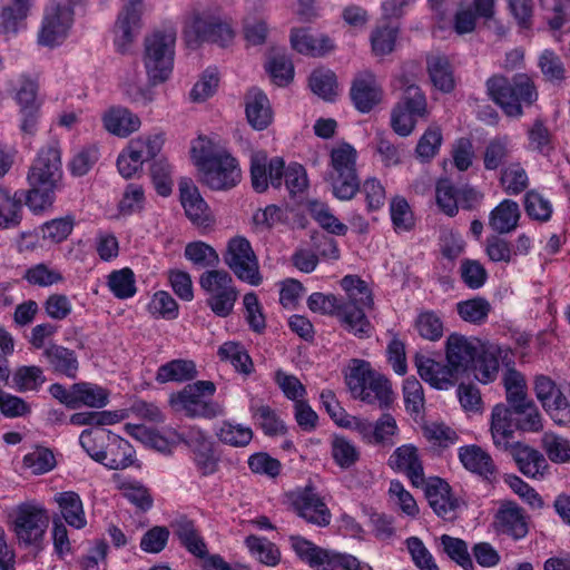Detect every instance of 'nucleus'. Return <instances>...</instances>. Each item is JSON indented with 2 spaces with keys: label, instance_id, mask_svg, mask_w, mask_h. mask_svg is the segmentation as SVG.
<instances>
[{
  "label": "nucleus",
  "instance_id": "6e6552de",
  "mask_svg": "<svg viewBox=\"0 0 570 570\" xmlns=\"http://www.w3.org/2000/svg\"><path fill=\"white\" fill-rule=\"evenodd\" d=\"M185 39L189 47L203 42L227 46L234 38L233 29L218 17L208 12L194 11L185 23Z\"/></svg>",
  "mask_w": 570,
  "mask_h": 570
},
{
  "label": "nucleus",
  "instance_id": "a211bd4d",
  "mask_svg": "<svg viewBox=\"0 0 570 570\" xmlns=\"http://www.w3.org/2000/svg\"><path fill=\"white\" fill-rule=\"evenodd\" d=\"M389 465L404 473L415 488L423 487L425 475L417 449L412 444H405L395 449L389 459Z\"/></svg>",
  "mask_w": 570,
  "mask_h": 570
},
{
  "label": "nucleus",
  "instance_id": "b1692460",
  "mask_svg": "<svg viewBox=\"0 0 570 570\" xmlns=\"http://www.w3.org/2000/svg\"><path fill=\"white\" fill-rule=\"evenodd\" d=\"M62 174L61 150L58 141L40 148L35 158L28 178H60Z\"/></svg>",
  "mask_w": 570,
  "mask_h": 570
},
{
  "label": "nucleus",
  "instance_id": "58836bf2",
  "mask_svg": "<svg viewBox=\"0 0 570 570\" xmlns=\"http://www.w3.org/2000/svg\"><path fill=\"white\" fill-rule=\"evenodd\" d=\"M502 383L505 390V399L509 404L508 407L514 409L530 401L528 396V385L523 374L518 372L513 367H509L504 371L502 376Z\"/></svg>",
  "mask_w": 570,
  "mask_h": 570
},
{
  "label": "nucleus",
  "instance_id": "c85d7f7f",
  "mask_svg": "<svg viewBox=\"0 0 570 570\" xmlns=\"http://www.w3.org/2000/svg\"><path fill=\"white\" fill-rule=\"evenodd\" d=\"M224 262L242 279L249 282V240L235 236L228 240Z\"/></svg>",
  "mask_w": 570,
  "mask_h": 570
},
{
  "label": "nucleus",
  "instance_id": "774afa93",
  "mask_svg": "<svg viewBox=\"0 0 570 570\" xmlns=\"http://www.w3.org/2000/svg\"><path fill=\"white\" fill-rule=\"evenodd\" d=\"M22 278L32 286L48 287L63 281L60 272L49 268L45 263L36 264L26 269Z\"/></svg>",
  "mask_w": 570,
  "mask_h": 570
},
{
  "label": "nucleus",
  "instance_id": "f704fd0d",
  "mask_svg": "<svg viewBox=\"0 0 570 570\" xmlns=\"http://www.w3.org/2000/svg\"><path fill=\"white\" fill-rule=\"evenodd\" d=\"M520 216L519 205L504 199L490 212L489 226L499 235L510 234L517 229Z\"/></svg>",
  "mask_w": 570,
  "mask_h": 570
},
{
  "label": "nucleus",
  "instance_id": "423d86ee",
  "mask_svg": "<svg viewBox=\"0 0 570 570\" xmlns=\"http://www.w3.org/2000/svg\"><path fill=\"white\" fill-rule=\"evenodd\" d=\"M216 390L213 381H196L171 393L168 402L174 410L184 411L188 417L214 419L223 413L222 406L212 400Z\"/></svg>",
  "mask_w": 570,
  "mask_h": 570
},
{
  "label": "nucleus",
  "instance_id": "393cba45",
  "mask_svg": "<svg viewBox=\"0 0 570 570\" xmlns=\"http://www.w3.org/2000/svg\"><path fill=\"white\" fill-rule=\"evenodd\" d=\"M513 411L504 404H497L491 413V435L493 444L503 451H508L514 443Z\"/></svg>",
  "mask_w": 570,
  "mask_h": 570
},
{
  "label": "nucleus",
  "instance_id": "3c124183",
  "mask_svg": "<svg viewBox=\"0 0 570 570\" xmlns=\"http://www.w3.org/2000/svg\"><path fill=\"white\" fill-rule=\"evenodd\" d=\"M492 307L484 297H473L456 304L459 316L468 323L481 325L487 322Z\"/></svg>",
  "mask_w": 570,
  "mask_h": 570
},
{
  "label": "nucleus",
  "instance_id": "72a5a7b5",
  "mask_svg": "<svg viewBox=\"0 0 570 570\" xmlns=\"http://www.w3.org/2000/svg\"><path fill=\"white\" fill-rule=\"evenodd\" d=\"M106 130L118 137H127L140 127V119L127 108L112 107L102 116Z\"/></svg>",
  "mask_w": 570,
  "mask_h": 570
},
{
  "label": "nucleus",
  "instance_id": "c9c22d12",
  "mask_svg": "<svg viewBox=\"0 0 570 570\" xmlns=\"http://www.w3.org/2000/svg\"><path fill=\"white\" fill-rule=\"evenodd\" d=\"M198 376L196 363L193 360L175 358L161 364L156 372V381L159 384L168 382H190Z\"/></svg>",
  "mask_w": 570,
  "mask_h": 570
},
{
  "label": "nucleus",
  "instance_id": "680f3d73",
  "mask_svg": "<svg viewBox=\"0 0 570 570\" xmlns=\"http://www.w3.org/2000/svg\"><path fill=\"white\" fill-rule=\"evenodd\" d=\"M443 551L448 557L464 570H474V564L464 540L443 534L440 538Z\"/></svg>",
  "mask_w": 570,
  "mask_h": 570
},
{
  "label": "nucleus",
  "instance_id": "0e129e2a",
  "mask_svg": "<svg viewBox=\"0 0 570 570\" xmlns=\"http://www.w3.org/2000/svg\"><path fill=\"white\" fill-rule=\"evenodd\" d=\"M217 355L220 361L229 362L236 371L249 374V354L243 344L226 342L219 346Z\"/></svg>",
  "mask_w": 570,
  "mask_h": 570
},
{
  "label": "nucleus",
  "instance_id": "79ce46f5",
  "mask_svg": "<svg viewBox=\"0 0 570 570\" xmlns=\"http://www.w3.org/2000/svg\"><path fill=\"white\" fill-rule=\"evenodd\" d=\"M356 157L355 148L347 142L332 149V167L340 178H357Z\"/></svg>",
  "mask_w": 570,
  "mask_h": 570
},
{
  "label": "nucleus",
  "instance_id": "7c9ffc66",
  "mask_svg": "<svg viewBox=\"0 0 570 570\" xmlns=\"http://www.w3.org/2000/svg\"><path fill=\"white\" fill-rule=\"evenodd\" d=\"M508 451H510L519 470L525 476L538 478L542 476L548 463L542 453L521 443H514Z\"/></svg>",
  "mask_w": 570,
  "mask_h": 570
},
{
  "label": "nucleus",
  "instance_id": "13d9d810",
  "mask_svg": "<svg viewBox=\"0 0 570 570\" xmlns=\"http://www.w3.org/2000/svg\"><path fill=\"white\" fill-rule=\"evenodd\" d=\"M312 91L324 100L332 101L337 95L336 76L328 69H316L309 77Z\"/></svg>",
  "mask_w": 570,
  "mask_h": 570
},
{
  "label": "nucleus",
  "instance_id": "bf43d9fd",
  "mask_svg": "<svg viewBox=\"0 0 570 570\" xmlns=\"http://www.w3.org/2000/svg\"><path fill=\"white\" fill-rule=\"evenodd\" d=\"M122 415L118 411H86L70 415L69 423L76 426H105L118 423Z\"/></svg>",
  "mask_w": 570,
  "mask_h": 570
},
{
  "label": "nucleus",
  "instance_id": "a19ab883",
  "mask_svg": "<svg viewBox=\"0 0 570 570\" xmlns=\"http://www.w3.org/2000/svg\"><path fill=\"white\" fill-rule=\"evenodd\" d=\"M497 352L495 347L484 345L471 365L470 370L479 382L487 384L495 380L499 372Z\"/></svg>",
  "mask_w": 570,
  "mask_h": 570
},
{
  "label": "nucleus",
  "instance_id": "4be33fe9",
  "mask_svg": "<svg viewBox=\"0 0 570 570\" xmlns=\"http://www.w3.org/2000/svg\"><path fill=\"white\" fill-rule=\"evenodd\" d=\"M292 548L296 554L314 570H336V552L317 547L299 537H291Z\"/></svg>",
  "mask_w": 570,
  "mask_h": 570
},
{
  "label": "nucleus",
  "instance_id": "aec40b11",
  "mask_svg": "<svg viewBox=\"0 0 570 570\" xmlns=\"http://www.w3.org/2000/svg\"><path fill=\"white\" fill-rule=\"evenodd\" d=\"M497 532L520 540L528 534L529 528L524 511L513 502H504L494 515Z\"/></svg>",
  "mask_w": 570,
  "mask_h": 570
},
{
  "label": "nucleus",
  "instance_id": "603ef678",
  "mask_svg": "<svg viewBox=\"0 0 570 570\" xmlns=\"http://www.w3.org/2000/svg\"><path fill=\"white\" fill-rule=\"evenodd\" d=\"M146 195L141 185L130 183L128 184L117 204V210L121 216H131L139 214L145 209Z\"/></svg>",
  "mask_w": 570,
  "mask_h": 570
},
{
  "label": "nucleus",
  "instance_id": "bb28decb",
  "mask_svg": "<svg viewBox=\"0 0 570 570\" xmlns=\"http://www.w3.org/2000/svg\"><path fill=\"white\" fill-rule=\"evenodd\" d=\"M53 501L59 508V514H55L53 517H60V520L77 530L83 529L87 525L83 503L77 492H58L55 494Z\"/></svg>",
  "mask_w": 570,
  "mask_h": 570
},
{
  "label": "nucleus",
  "instance_id": "5fc2aeb1",
  "mask_svg": "<svg viewBox=\"0 0 570 570\" xmlns=\"http://www.w3.org/2000/svg\"><path fill=\"white\" fill-rule=\"evenodd\" d=\"M254 419L256 425L267 436L275 438L284 435L287 432L285 422L278 416L276 411L268 405L258 406L255 411Z\"/></svg>",
  "mask_w": 570,
  "mask_h": 570
},
{
  "label": "nucleus",
  "instance_id": "9b49d317",
  "mask_svg": "<svg viewBox=\"0 0 570 570\" xmlns=\"http://www.w3.org/2000/svg\"><path fill=\"white\" fill-rule=\"evenodd\" d=\"M534 392L542 406L558 424L570 422L569 402L550 377L538 375L534 380Z\"/></svg>",
  "mask_w": 570,
  "mask_h": 570
},
{
  "label": "nucleus",
  "instance_id": "49530a36",
  "mask_svg": "<svg viewBox=\"0 0 570 570\" xmlns=\"http://www.w3.org/2000/svg\"><path fill=\"white\" fill-rule=\"evenodd\" d=\"M31 7V0H13L0 13V33L14 35L18 32L20 24L27 18Z\"/></svg>",
  "mask_w": 570,
  "mask_h": 570
},
{
  "label": "nucleus",
  "instance_id": "de8ad7c7",
  "mask_svg": "<svg viewBox=\"0 0 570 570\" xmlns=\"http://www.w3.org/2000/svg\"><path fill=\"white\" fill-rule=\"evenodd\" d=\"M193 461L202 476H208L217 472L219 456L214 444L207 440L198 441L191 450Z\"/></svg>",
  "mask_w": 570,
  "mask_h": 570
},
{
  "label": "nucleus",
  "instance_id": "f3484780",
  "mask_svg": "<svg viewBox=\"0 0 570 570\" xmlns=\"http://www.w3.org/2000/svg\"><path fill=\"white\" fill-rule=\"evenodd\" d=\"M484 344L469 340L459 334H451L446 340L448 363L458 372L470 370Z\"/></svg>",
  "mask_w": 570,
  "mask_h": 570
},
{
  "label": "nucleus",
  "instance_id": "f03ea898",
  "mask_svg": "<svg viewBox=\"0 0 570 570\" xmlns=\"http://www.w3.org/2000/svg\"><path fill=\"white\" fill-rule=\"evenodd\" d=\"M345 382L353 397L386 409L393 402L390 381L362 360H353Z\"/></svg>",
  "mask_w": 570,
  "mask_h": 570
},
{
  "label": "nucleus",
  "instance_id": "a18cd8bd",
  "mask_svg": "<svg viewBox=\"0 0 570 570\" xmlns=\"http://www.w3.org/2000/svg\"><path fill=\"white\" fill-rule=\"evenodd\" d=\"M273 120L274 110L267 95L262 89H252V129L264 130Z\"/></svg>",
  "mask_w": 570,
  "mask_h": 570
},
{
  "label": "nucleus",
  "instance_id": "7ed1b4c3",
  "mask_svg": "<svg viewBox=\"0 0 570 570\" xmlns=\"http://www.w3.org/2000/svg\"><path fill=\"white\" fill-rule=\"evenodd\" d=\"M190 157L199 171L216 178H235L240 175L238 160L214 138L199 135L191 141Z\"/></svg>",
  "mask_w": 570,
  "mask_h": 570
},
{
  "label": "nucleus",
  "instance_id": "0eeeda50",
  "mask_svg": "<svg viewBox=\"0 0 570 570\" xmlns=\"http://www.w3.org/2000/svg\"><path fill=\"white\" fill-rule=\"evenodd\" d=\"M49 521L50 518L46 508L22 503L17 508L12 531L20 546L31 547L38 554L45 550Z\"/></svg>",
  "mask_w": 570,
  "mask_h": 570
},
{
  "label": "nucleus",
  "instance_id": "a878e982",
  "mask_svg": "<svg viewBox=\"0 0 570 570\" xmlns=\"http://www.w3.org/2000/svg\"><path fill=\"white\" fill-rule=\"evenodd\" d=\"M459 459L468 471L478 474L484 480L490 481L498 473L497 465L491 455L479 445L461 446L459 449Z\"/></svg>",
  "mask_w": 570,
  "mask_h": 570
},
{
  "label": "nucleus",
  "instance_id": "4468645a",
  "mask_svg": "<svg viewBox=\"0 0 570 570\" xmlns=\"http://www.w3.org/2000/svg\"><path fill=\"white\" fill-rule=\"evenodd\" d=\"M142 0H128L115 24V46L121 53L128 51L141 27Z\"/></svg>",
  "mask_w": 570,
  "mask_h": 570
},
{
  "label": "nucleus",
  "instance_id": "6e6d98bb",
  "mask_svg": "<svg viewBox=\"0 0 570 570\" xmlns=\"http://www.w3.org/2000/svg\"><path fill=\"white\" fill-rule=\"evenodd\" d=\"M22 464L23 468L29 469L33 474L40 475L53 470L57 462L50 449L37 445L32 452L23 456Z\"/></svg>",
  "mask_w": 570,
  "mask_h": 570
},
{
  "label": "nucleus",
  "instance_id": "f8f14e48",
  "mask_svg": "<svg viewBox=\"0 0 570 570\" xmlns=\"http://www.w3.org/2000/svg\"><path fill=\"white\" fill-rule=\"evenodd\" d=\"M179 193L185 215L191 224L198 227L202 233L212 229L215 224V217L210 213L207 203L200 196L198 188L190 186L189 180H180Z\"/></svg>",
  "mask_w": 570,
  "mask_h": 570
},
{
  "label": "nucleus",
  "instance_id": "5701e85b",
  "mask_svg": "<svg viewBox=\"0 0 570 570\" xmlns=\"http://www.w3.org/2000/svg\"><path fill=\"white\" fill-rule=\"evenodd\" d=\"M42 357L48 368L57 374L75 380L79 371V361L76 352L63 345L51 343L43 348Z\"/></svg>",
  "mask_w": 570,
  "mask_h": 570
},
{
  "label": "nucleus",
  "instance_id": "09e8293b",
  "mask_svg": "<svg viewBox=\"0 0 570 570\" xmlns=\"http://www.w3.org/2000/svg\"><path fill=\"white\" fill-rule=\"evenodd\" d=\"M110 433L111 431L106 429H85L80 433L79 443L92 460L102 461L106 458L102 451L110 439Z\"/></svg>",
  "mask_w": 570,
  "mask_h": 570
},
{
  "label": "nucleus",
  "instance_id": "39448f33",
  "mask_svg": "<svg viewBox=\"0 0 570 570\" xmlns=\"http://www.w3.org/2000/svg\"><path fill=\"white\" fill-rule=\"evenodd\" d=\"M176 29L167 27L145 38L144 65L151 85L166 81L174 67Z\"/></svg>",
  "mask_w": 570,
  "mask_h": 570
},
{
  "label": "nucleus",
  "instance_id": "e433bc0d",
  "mask_svg": "<svg viewBox=\"0 0 570 570\" xmlns=\"http://www.w3.org/2000/svg\"><path fill=\"white\" fill-rule=\"evenodd\" d=\"M351 98L358 111L368 112L381 101V89L372 76L357 78L351 88Z\"/></svg>",
  "mask_w": 570,
  "mask_h": 570
},
{
  "label": "nucleus",
  "instance_id": "9d476101",
  "mask_svg": "<svg viewBox=\"0 0 570 570\" xmlns=\"http://www.w3.org/2000/svg\"><path fill=\"white\" fill-rule=\"evenodd\" d=\"M288 500L293 510L306 522L317 527L330 524L331 511L312 484L291 492Z\"/></svg>",
  "mask_w": 570,
  "mask_h": 570
},
{
  "label": "nucleus",
  "instance_id": "412c9836",
  "mask_svg": "<svg viewBox=\"0 0 570 570\" xmlns=\"http://www.w3.org/2000/svg\"><path fill=\"white\" fill-rule=\"evenodd\" d=\"M414 363L421 379L438 390H448L456 381L458 372L449 364L444 365L416 353Z\"/></svg>",
  "mask_w": 570,
  "mask_h": 570
},
{
  "label": "nucleus",
  "instance_id": "f257e3e1",
  "mask_svg": "<svg viewBox=\"0 0 570 570\" xmlns=\"http://www.w3.org/2000/svg\"><path fill=\"white\" fill-rule=\"evenodd\" d=\"M341 286L346 293V301H342V326L358 338L371 337L374 326L366 315L374 308L371 288L357 275L344 276Z\"/></svg>",
  "mask_w": 570,
  "mask_h": 570
},
{
  "label": "nucleus",
  "instance_id": "473e14b6",
  "mask_svg": "<svg viewBox=\"0 0 570 570\" xmlns=\"http://www.w3.org/2000/svg\"><path fill=\"white\" fill-rule=\"evenodd\" d=\"M264 68L272 81L278 87H285L294 79V65L291 58L284 50L274 46L269 47Z\"/></svg>",
  "mask_w": 570,
  "mask_h": 570
},
{
  "label": "nucleus",
  "instance_id": "c03bdc74",
  "mask_svg": "<svg viewBox=\"0 0 570 570\" xmlns=\"http://www.w3.org/2000/svg\"><path fill=\"white\" fill-rule=\"evenodd\" d=\"M107 286L118 299H128L136 295V277L129 267L112 271L107 277Z\"/></svg>",
  "mask_w": 570,
  "mask_h": 570
},
{
  "label": "nucleus",
  "instance_id": "1a4fd4ad",
  "mask_svg": "<svg viewBox=\"0 0 570 570\" xmlns=\"http://www.w3.org/2000/svg\"><path fill=\"white\" fill-rule=\"evenodd\" d=\"M232 283L230 275L218 269L206 271L199 278L200 287L209 294L207 305L219 317H226L233 311L237 292Z\"/></svg>",
  "mask_w": 570,
  "mask_h": 570
},
{
  "label": "nucleus",
  "instance_id": "37998d69",
  "mask_svg": "<svg viewBox=\"0 0 570 570\" xmlns=\"http://www.w3.org/2000/svg\"><path fill=\"white\" fill-rule=\"evenodd\" d=\"M428 71L435 88L446 94L454 89L453 70L446 57H430L428 59Z\"/></svg>",
  "mask_w": 570,
  "mask_h": 570
},
{
  "label": "nucleus",
  "instance_id": "4d7b16f0",
  "mask_svg": "<svg viewBox=\"0 0 570 570\" xmlns=\"http://www.w3.org/2000/svg\"><path fill=\"white\" fill-rule=\"evenodd\" d=\"M512 411L515 415V429L523 432H539L542 429V417L533 400L521 404L520 409L518 406L512 409Z\"/></svg>",
  "mask_w": 570,
  "mask_h": 570
},
{
  "label": "nucleus",
  "instance_id": "864d4df0",
  "mask_svg": "<svg viewBox=\"0 0 570 570\" xmlns=\"http://www.w3.org/2000/svg\"><path fill=\"white\" fill-rule=\"evenodd\" d=\"M184 255L196 267H216L219 264V256L215 248L202 240L188 243Z\"/></svg>",
  "mask_w": 570,
  "mask_h": 570
},
{
  "label": "nucleus",
  "instance_id": "8fccbe9b",
  "mask_svg": "<svg viewBox=\"0 0 570 570\" xmlns=\"http://www.w3.org/2000/svg\"><path fill=\"white\" fill-rule=\"evenodd\" d=\"M13 384L18 392H37L47 381L43 370L38 365H21L13 373Z\"/></svg>",
  "mask_w": 570,
  "mask_h": 570
},
{
  "label": "nucleus",
  "instance_id": "cd10ccee",
  "mask_svg": "<svg viewBox=\"0 0 570 570\" xmlns=\"http://www.w3.org/2000/svg\"><path fill=\"white\" fill-rule=\"evenodd\" d=\"M102 454H106V458L98 463L109 470H124L132 465L135 450L127 440L111 432Z\"/></svg>",
  "mask_w": 570,
  "mask_h": 570
},
{
  "label": "nucleus",
  "instance_id": "ea45409f",
  "mask_svg": "<svg viewBox=\"0 0 570 570\" xmlns=\"http://www.w3.org/2000/svg\"><path fill=\"white\" fill-rule=\"evenodd\" d=\"M23 218L22 203L17 195H13L6 188L0 187V229H10L18 227Z\"/></svg>",
  "mask_w": 570,
  "mask_h": 570
},
{
  "label": "nucleus",
  "instance_id": "ddd939ff",
  "mask_svg": "<svg viewBox=\"0 0 570 570\" xmlns=\"http://www.w3.org/2000/svg\"><path fill=\"white\" fill-rule=\"evenodd\" d=\"M429 505L434 513L445 521L458 518L460 500L453 497L451 487L441 478H430L423 484Z\"/></svg>",
  "mask_w": 570,
  "mask_h": 570
},
{
  "label": "nucleus",
  "instance_id": "2f4dec72",
  "mask_svg": "<svg viewBox=\"0 0 570 570\" xmlns=\"http://www.w3.org/2000/svg\"><path fill=\"white\" fill-rule=\"evenodd\" d=\"M291 45L298 53L312 57L324 56L334 49V43L327 36L321 35L316 38L307 29H293Z\"/></svg>",
  "mask_w": 570,
  "mask_h": 570
},
{
  "label": "nucleus",
  "instance_id": "20e7f679",
  "mask_svg": "<svg viewBox=\"0 0 570 570\" xmlns=\"http://www.w3.org/2000/svg\"><path fill=\"white\" fill-rule=\"evenodd\" d=\"M487 90L491 99L510 117L522 115V104L530 106L538 92L532 80L524 73L515 75L512 81L503 76H493L487 80Z\"/></svg>",
  "mask_w": 570,
  "mask_h": 570
},
{
  "label": "nucleus",
  "instance_id": "052dcab7",
  "mask_svg": "<svg viewBox=\"0 0 570 570\" xmlns=\"http://www.w3.org/2000/svg\"><path fill=\"white\" fill-rule=\"evenodd\" d=\"M443 142L442 130L438 126H430L417 141L415 147L416 158L422 163L433 159Z\"/></svg>",
  "mask_w": 570,
  "mask_h": 570
},
{
  "label": "nucleus",
  "instance_id": "6ab92c4d",
  "mask_svg": "<svg viewBox=\"0 0 570 570\" xmlns=\"http://www.w3.org/2000/svg\"><path fill=\"white\" fill-rule=\"evenodd\" d=\"M58 180H35L28 190L19 189L17 195L33 215H42L52 208L56 202Z\"/></svg>",
  "mask_w": 570,
  "mask_h": 570
},
{
  "label": "nucleus",
  "instance_id": "69168bd1",
  "mask_svg": "<svg viewBox=\"0 0 570 570\" xmlns=\"http://www.w3.org/2000/svg\"><path fill=\"white\" fill-rule=\"evenodd\" d=\"M307 306L313 313L337 317L342 324V299L335 295L315 292L308 296Z\"/></svg>",
  "mask_w": 570,
  "mask_h": 570
},
{
  "label": "nucleus",
  "instance_id": "e2e57ef3",
  "mask_svg": "<svg viewBox=\"0 0 570 570\" xmlns=\"http://www.w3.org/2000/svg\"><path fill=\"white\" fill-rule=\"evenodd\" d=\"M331 453L334 462L342 469H350L360 459V452L353 442L340 435L332 439Z\"/></svg>",
  "mask_w": 570,
  "mask_h": 570
},
{
  "label": "nucleus",
  "instance_id": "c756f323",
  "mask_svg": "<svg viewBox=\"0 0 570 570\" xmlns=\"http://www.w3.org/2000/svg\"><path fill=\"white\" fill-rule=\"evenodd\" d=\"M129 428L131 429L130 435L165 454H170L183 441V436L174 430L169 431L168 434H164L157 429L145 425H132Z\"/></svg>",
  "mask_w": 570,
  "mask_h": 570
},
{
  "label": "nucleus",
  "instance_id": "338daca9",
  "mask_svg": "<svg viewBox=\"0 0 570 570\" xmlns=\"http://www.w3.org/2000/svg\"><path fill=\"white\" fill-rule=\"evenodd\" d=\"M148 312L156 318L175 320L179 308L177 302L166 291L156 292L147 305Z\"/></svg>",
  "mask_w": 570,
  "mask_h": 570
},
{
  "label": "nucleus",
  "instance_id": "dca6fc26",
  "mask_svg": "<svg viewBox=\"0 0 570 570\" xmlns=\"http://www.w3.org/2000/svg\"><path fill=\"white\" fill-rule=\"evenodd\" d=\"M169 528L179 544L191 556L204 560L209 553L207 544L195 520L187 514H179L170 521Z\"/></svg>",
  "mask_w": 570,
  "mask_h": 570
},
{
  "label": "nucleus",
  "instance_id": "2eb2a0df",
  "mask_svg": "<svg viewBox=\"0 0 570 570\" xmlns=\"http://www.w3.org/2000/svg\"><path fill=\"white\" fill-rule=\"evenodd\" d=\"M306 178L307 173L303 165L291 163L285 167L282 157L268 160L266 153L258 151L252 156V178Z\"/></svg>",
  "mask_w": 570,
  "mask_h": 570
},
{
  "label": "nucleus",
  "instance_id": "4c0bfd02",
  "mask_svg": "<svg viewBox=\"0 0 570 570\" xmlns=\"http://www.w3.org/2000/svg\"><path fill=\"white\" fill-rule=\"evenodd\" d=\"M72 394L75 396L73 410L81 406L101 409L109 402V391L90 382L73 383Z\"/></svg>",
  "mask_w": 570,
  "mask_h": 570
}]
</instances>
